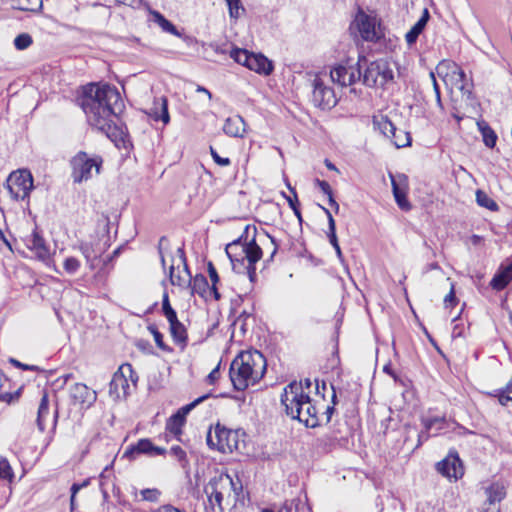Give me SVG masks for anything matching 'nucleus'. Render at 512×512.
<instances>
[{
  "mask_svg": "<svg viewBox=\"0 0 512 512\" xmlns=\"http://www.w3.org/2000/svg\"><path fill=\"white\" fill-rule=\"evenodd\" d=\"M103 164L99 155L90 156L84 151L78 152L70 160L71 177L74 183L88 181L93 175H98Z\"/></svg>",
  "mask_w": 512,
  "mask_h": 512,
  "instance_id": "6",
  "label": "nucleus"
},
{
  "mask_svg": "<svg viewBox=\"0 0 512 512\" xmlns=\"http://www.w3.org/2000/svg\"><path fill=\"white\" fill-rule=\"evenodd\" d=\"M79 249H80L81 253L83 254V256L85 257V259L87 260V262L92 260L94 255H93V249H92L91 245H89L88 243H81L79 246Z\"/></svg>",
  "mask_w": 512,
  "mask_h": 512,
  "instance_id": "54",
  "label": "nucleus"
},
{
  "mask_svg": "<svg viewBox=\"0 0 512 512\" xmlns=\"http://www.w3.org/2000/svg\"><path fill=\"white\" fill-rule=\"evenodd\" d=\"M231 19H238L245 13V8L241 4V0H226Z\"/></svg>",
  "mask_w": 512,
  "mask_h": 512,
  "instance_id": "40",
  "label": "nucleus"
},
{
  "mask_svg": "<svg viewBox=\"0 0 512 512\" xmlns=\"http://www.w3.org/2000/svg\"><path fill=\"white\" fill-rule=\"evenodd\" d=\"M164 315L167 318L169 324L178 321L177 314L174 309H171L170 311L166 312Z\"/></svg>",
  "mask_w": 512,
  "mask_h": 512,
  "instance_id": "63",
  "label": "nucleus"
},
{
  "mask_svg": "<svg viewBox=\"0 0 512 512\" xmlns=\"http://www.w3.org/2000/svg\"><path fill=\"white\" fill-rule=\"evenodd\" d=\"M223 432L224 427H222L220 423H217L214 428L210 427L206 435V443L210 449L217 450L219 452L224 451V445L222 442Z\"/></svg>",
  "mask_w": 512,
  "mask_h": 512,
  "instance_id": "24",
  "label": "nucleus"
},
{
  "mask_svg": "<svg viewBox=\"0 0 512 512\" xmlns=\"http://www.w3.org/2000/svg\"><path fill=\"white\" fill-rule=\"evenodd\" d=\"M362 61H367L364 56H360L355 64L346 62L332 67L330 70V78L332 82L341 87H348L352 86L357 81H361Z\"/></svg>",
  "mask_w": 512,
  "mask_h": 512,
  "instance_id": "11",
  "label": "nucleus"
},
{
  "mask_svg": "<svg viewBox=\"0 0 512 512\" xmlns=\"http://www.w3.org/2000/svg\"><path fill=\"white\" fill-rule=\"evenodd\" d=\"M152 512H185L183 510H180L173 505L166 504L158 507L157 509L153 510Z\"/></svg>",
  "mask_w": 512,
  "mask_h": 512,
  "instance_id": "61",
  "label": "nucleus"
},
{
  "mask_svg": "<svg viewBox=\"0 0 512 512\" xmlns=\"http://www.w3.org/2000/svg\"><path fill=\"white\" fill-rule=\"evenodd\" d=\"M165 452V448L155 446L149 439H140L136 445L128 448L124 455L132 456L133 454H146L149 456H154L163 455Z\"/></svg>",
  "mask_w": 512,
  "mask_h": 512,
  "instance_id": "20",
  "label": "nucleus"
},
{
  "mask_svg": "<svg viewBox=\"0 0 512 512\" xmlns=\"http://www.w3.org/2000/svg\"><path fill=\"white\" fill-rule=\"evenodd\" d=\"M208 273H209V277H210L212 285H214L216 287V284L219 282V276H218V273H217L215 267L213 266V264L211 262L208 263Z\"/></svg>",
  "mask_w": 512,
  "mask_h": 512,
  "instance_id": "57",
  "label": "nucleus"
},
{
  "mask_svg": "<svg viewBox=\"0 0 512 512\" xmlns=\"http://www.w3.org/2000/svg\"><path fill=\"white\" fill-rule=\"evenodd\" d=\"M316 183L318 187L321 189V191L328 196V198L330 197V195H333L332 188L327 181L317 179Z\"/></svg>",
  "mask_w": 512,
  "mask_h": 512,
  "instance_id": "56",
  "label": "nucleus"
},
{
  "mask_svg": "<svg viewBox=\"0 0 512 512\" xmlns=\"http://www.w3.org/2000/svg\"><path fill=\"white\" fill-rule=\"evenodd\" d=\"M27 247L34 251L36 256L41 260H46L50 256V250L45 240L36 231L27 239Z\"/></svg>",
  "mask_w": 512,
  "mask_h": 512,
  "instance_id": "22",
  "label": "nucleus"
},
{
  "mask_svg": "<svg viewBox=\"0 0 512 512\" xmlns=\"http://www.w3.org/2000/svg\"><path fill=\"white\" fill-rule=\"evenodd\" d=\"M487 500L490 504L500 502L506 496L505 487L499 482L492 483L486 488Z\"/></svg>",
  "mask_w": 512,
  "mask_h": 512,
  "instance_id": "29",
  "label": "nucleus"
},
{
  "mask_svg": "<svg viewBox=\"0 0 512 512\" xmlns=\"http://www.w3.org/2000/svg\"><path fill=\"white\" fill-rule=\"evenodd\" d=\"M246 132L244 119L239 115L226 118V135L232 137H243Z\"/></svg>",
  "mask_w": 512,
  "mask_h": 512,
  "instance_id": "25",
  "label": "nucleus"
},
{
  "mask_svg": "<svg viewBox=\"0 0 512 512\" xmlns=\"http://www.w3.org/2000/svg\"><path fill=\"white\" fill-rule=\"evenodd\" d=\"M351 27L356 28L361 38L367 42L376 43L385 36L380 20L361 9L356 13Z\"/></svg>",
  "mask_w": 512,
  "mask_h": 512,
  "instance_id": "8",
  "label": "nucleus"
},
{
  "mask_svg": "<svg viewBox=\"0 0 512 512\" xmlns=\"http://www.w3.org/2000/svg\"><path fill=\"white\" fill-rule=\"evenodd\" d=\"M233 221H245L246 223H248L245 219H230V220L226 221V233H228V238H229L228 242L232 241L234 238H236V235H240V233H241L237 228L230 230L229 226H230V223Z\"/></svg>",
  "mask_w": 512,
  "mask_h": 512,
  "instance_id": "53",
  "label": "nucleus"
},
{
  "mask_svg": "<svg viewBox=\"0 0 512 512\" xmlns=\"http://www.w3.org/2000/svg\"><path fill=\"white\" fill-rule=\"evenodd\" d=\"M266 371V359L257 350L241 351L229 367L230 381L237 391H244L259 381Z\"/></svg>",
  "mask_w": 512,
  "mask_h": 512,
  "instance_id": "4",
  "label": "nucleus"
},
{
  "mask_svg": "<svg viewBox=\"0 0 512 512\" xmlns=\"http://www.w3.org/2000/svg\"><path fill=\"white\" fill-rule=\"evenodd\" d=\"M457 298L455 296V284L451 282L450 291L444 298V304L446 307H454L457 304Z\"/></svg>",
  "mask_w": 512,
  "mask_h": 512,
  "instance_id": "51",
  "label": "nucleus"
},
{
  "mask_svg": "<svg viewBox=\"0 0 512 512\" xmlns=\"http://www.w3.org/2000/svg\"><path fill=\"white\" fill-rule=\"evenodd\" d=\"M229 228H237L241 232L226 243V256L231 262L232 270L237 274L247 275L253 282L256 278L255 264L262 257V249L255 241L257 229L255 225L245 221H233Z\"/></svg>",
  "mask_w": 512,
  "mask_h": 512,
  "instance_id": "2",
  "label": "nucleus"
},
{
  "mask_svg": "<svg viewBox=\"0 0 512 512\" xmlns=\"http://www.w3.org/2000/svg\"><path fill=\"white\" fill-rule=\"evenodd\" d=\"M80 266V261L75 257H67L63 262L64 270L70 275L75 274L79 270Z\"/></svg>",
  "mask_w": 512,
  "mask_h": 512,
  "instance_id": "44",
  "label": "nucleus"
},
{
  "mask_svg": "<svg viewBox=\"0 0 512 512\" xmlns=\"http://www.w3.org/2000/svg\"><path fill=\"white\" fill-rule=\"evenodd\" d=\"M160 101H161V103H160L161 114L160 115L155 114L154 117L156 120L161 119L164 124H167L170 120L169 113H168L167 99L162 97L160 99Z\"/></svg>",
  "mask_w": 512,
  "mask_h": 512,
  "instance_id": "47",
  "label": "nucleus"
},
{
  "mask_svg": "<svg viewBox=\"0 0 512 512\" xmlns=\"http://www.w3.org/2000/svg\"><path fill=\"white\" fill-rule=\"evenodd\" d=\"M481 133L483 137V142L488 148H494L497 142V135L494 130L488 125L481 126Z\"/></svg>",
  "mask_w": 512,
  "mask_h": 512,
  "instance_id": "39",
  "label": "nucleus"
},
{
  "mask_svg": "<svg viewBox=\"0 0 512 512\" xmlns=\"http://www.w3.org/2000/svg\"><path fill=\"white\" fill-rule=\"evenodd\" d=\"M155 19L158 25L163 29V31L171 33L176 36H180V33L177 31L176 27L163 15H161L160 13H156Z\"/></svg>",
  "mask_w": 512,
  "mask_h": 512,
  "instance_id": "41",
  "label": "nucleus"
},
{
  "mask_svg": "<svg viewBox=\"0 0 512 512\" xmlns=\"http://www.w3.org/2000/svg\"><path fill=\"white\" fill-rule=\"evenodd\" d=\"M7 380L5 379L3 373L0 371V400L9 402L12 398L10 393H2V387L4 385V382Z\"/></svg>",
  "mask_w": 512,
  "mask_h": 512,
  "instance_id": "58",
  "label": "nucleus"
},
{
  "mask_svg": "<svg viewBox=\"0 0 512 512\" xmlns=\"http://www.w3.org/2000/svg\"><path fill=\"white\" fill-rule=\"evenodd\" d=\"M249 317L250 315L245 311H242L237 317H235L234 311L230 312L229 320L232 319V323L229 325V330L231 331V342L241 343L243 341L247 331L246 321Z\"/></svg>",
  "mask_w": 512,
  "mask_h": 512,
  "instance_id": "17",
  "label": "nucleus"
},
{
  "mask_svg": "<svg viewBox=\"0 0 512 512\" xmlns=\"http://www.w3.org/2000/svg\"><path fill=\"white\" fill-rule=\"evenodd\" d=\"M446 420L444 417H432V418H423L422 424L424 429L418 434V444L417 447L421 446L424 442H426L432 435V430L434 425H439L437 427V431H441L445 427Z\"/></svg>",
  "mask_w": 512,
  "mask_h": 512,
  "instance_id": "21",
  "label": "nucleus"
},
{
  "mask_svg": "<svg viewBox=\"0 0 512 512\" xmlns=\"http://www.w3.org/2000/svg\"><path fill=\"white\" fill-rule=\"evenodd\" d=\"M149 330H150V332L152 333V335L154 337L156 345L160 349L165 350L166 347H165V344L163 342V335H162V333H160L155 326H149Z\"/></svg>",
  "mask_w": 512,
  "mask_h": 512,
  "instance_id": "52",
  "label": "nucleus"
},
{
  "mask_svg": "<svg viewBox=\"0 0 512 512\" xmlns=\"http://www.w3.org/2000/svg\"><path fill=\"white\" fill-rule=\"evenodd\" d=\"M210 395L209 394H206V395H203L199 398H197L196 400H194L193 402H191L190 404L182 407L180 410H178V412L175 414V415H181L182 416V419L185 420V417L186 415L193 409L195 408L199 403H201L202 401H204L205 399H207Z\"/></svg>",
  "mask_w": 512,
  "mask_h": 512,
  "instance_id": "45",
  "label": "nucleus"
},
{
  "mask_svg": "<svg viewBox=\"0 0 512 512\" xmlns=\"http://www.w3.org/2000/svg\"><path fill=\"white\" fill-rule=\"evenodd\" d=\"M287 416L298 420L306 427L315 428L320 425L318 410L312 403L309 394L303 392L301 382L292 381L283 390L280 398Z\"/></svg>",
  "mask_w": 512,
  "mask_h": 512,
  "instance_id": "3",
  "label": "nucleus"
},
{
  "mask_svg": "<svg viewBox=\"0 0 512 512\" xmlns=\"http://www.w3.org/2000/svg\"><path fill=\"white\" fill-rule=\"evenodd\" d=\"M79 104L88 123L109 137L115 127L114 120L123 108L117 88L108 84H88L83 88Z\"/></svg>",
  "mask_w": 512,
  "mask_h": 512,
  "instance_id": "1",
  "label": "nucleus"
},
{
  "mask_svg": "<svg viewBox=\"0 0 512 512\" xmlns=\"http://www.w3.org/2000/svg\"><path fill=\"white\" fill-rule=\"evenodd\" d=\"M6 188L13 200H29L30 193L34 188L31 172L27 169L13 171L6 180Z\"/></svg>",
  "mask_w": 512,
  "mask_h": 512,
  "instance_id": "9",
  "label": "nucleus"
},
{
  "mask_svg": "<svg viewBox=\"0 0 512 512\" xmlns=\"http://www.w3.org/2000/svg\"><path fill=\"white\" fill-rule=\"evenodd\" d=\"M210 152H211V155L214 159V161L219 164V165H224V158H222L215 150L212 146H210Z\"/></svg>",
  "mask_w": 512,
  "mask_h": 512,
  "instance_id": "64",
  "label": "nucleus"
},
{
  "mask_svg": "<svg viewBox=\"0 0 512 512\" xmlns=\"http://www.w3.org/2000/svg\"><path fill=\"white\" fill-rule=\"evenodd\" d=\"M498 400L501 405H507L512 401V382L508 383L505 388L498 390Z\"/></svg>",
  "mask_w": 512,
  "mask_h": 512,
  "instance_id": "43",
  "label": "nucleus"
},
{
  "mask_svg": "<svg viewBox=\"0 0 512 512\" xmlns=\"http://www.w3.org/2000/svg\"><path fill=\"white\" fill-rule=\"evenodd\" d=\"M435 469L451 482H456L464 475L463 462L455 449H451L444 459L437 462Z\"/></svg>",
  "mask_w": 512,
  "mask_h": 512,
  "instance_id": "12",
  "label": "nucleus"
},
{
  "mask_svg": "<svg viewBox=\"0 0 512 512\" xmlns=\"http://www.w3.org/2000/svg\"><path fill=\"white\" fill-rule=\"evenodd\" d=\"M15 8L22 11L38 12L41 10L43 0H14Z\"/></svg>",
  "mask_w": 512,
  "mask_h": 512,
  "instance_id": "36",
  "label": "nucleus"
},
{
  "mask_svg": "<svg viewBox=\"0 0 512 512\" xmlns=\"http://www.w3.org/2000/svg\"><path fill=\"white\" fill-rule=\"evenodd\" d=\"M244 436V431L226 429V446L230 452H241L245 448Z\"/></svg>",
  "mask_w": 512,
  "mask_h": 512,
  "instance_id": "26",
  "label": "nucleus"
},
{
  "mask_svg": "<svg viewBox=\"0 0 512 512\" xmlns=\"http://www.w3.org/2000/svg\"><path fill=\"white\" fill-rule=\"evenodd\" d=\"M185 420L182 419L181 415H172L166 425L167 430L175 437L179 439V436L182 433V426L184 425Z\"/></svg>",
  "mask_w": 512,
  "mask_h": 512,
  "instance_id": "35",
  "label": "nucleus"
},
{
  "mask_svg": "<svg viewBox=\"0 0 512 512\" xmlns=\"http://www.w3.org/2000/svg\"><path fill=\"white\" fill-rule=\"evenodd\" d=\"M191 289L193 293L199 294L206 300L214 299L220 300L221 294L214 285H209L206 277L202 274L196 275L191 282Z\"/></svg>",
  "mask_w": 512,
  "mask_h": 512,
  "instance_id": "16",
  "label": "nucleus"
},
{
  "mask_svg": "<svg viewBox=\"0 0 512 512\" xmlns=\"http://www.w3.org/2000/svg\"><path fill=\"white\" fill-rule=\"evenodd\" d=\"M226 479H229L236 503H240L242 506L245 505L247 494L244 493L242 482L238 477L233 479L227 473Z\"/></svg>",
  "mask_w": 512,
  "mask_h": 512,
  "instance_id": "31",
  "label": "nucleus"
},
{
  "mask_svg": "<svg viewBox=\"0 0 512 512\" xmlns=\"http://www.w3.org/2000/svg\"><path fill=\"white\" fill-rule=\"evenodd\" d=\"M394 198H395V201H396L397 205L402 210L408 211V210L411 209V204H410V202L407 199L406 191H403L402 193L397 194L396 196H394Z\"/></svg>",
  "mask_w": 512,
  "mask_h": 512,
  "instance_id": "50",
  "label": "nucleus"
},
{
  "mask_svg": "<svg viewBox=\"0 0 512 512\" xmlns=\"http://www.w3.org/2000/svg\"><path fill=\"white\" fill-rule=\"evenodd\" d=\"M247 68L260 75L269 76L274 71V64L262 53L252 52L249 65Z\"/></svg>",
  "mask_w": 512,
  "mask_h": 512,
  "instance_id": "19",
  "label": "nucleus"
},
{
  "mask_svg": "<svg viewBox=\"0 0 512 512\" xmlns=\"http://www.w3.org/2000/svg\"><path fill=\"white\" fill-rule=\"evenodd\" d=\"M438 76L446 84L456 87L465 98L468 105H473L475 97L473 94V81L468 78L464 70L454 61L442 60L436 67Z\"/></svg>",
  "mask_w": 512,
  "mask_h": 512,
  "instance_id": "5",
  "label": "nucleus"
},
{
  "mask_svg": "<svg viewBox=\"0 0 512 512\" xmlns=\"http://www.w3.org/2000/svg\"><path fill=\"white\" fill-rule=\"evenodd\" d=\"M50 409H49V400L46 392L43 393L41 401L39 403L38 411H37V419L36 423L38 429L43 432L45 430L46 420L49 418Z\"/></svg>",
  "mask_w": 512,
  "mask_h": 512,
  "instance_id": "28",
  "label": "nucleus"
},
{
  "mask_svg": "<svg viewBox=\"0 0 512 512\" xmlns=\"http://www.w3.org/2000/svg\"><path fill=\"white\" fill-rule=\"evenodd\" d=\"M169 325L173 339L178 343H184L187 339L186 329L184 325L179 321L171 323Z\"/></svg>",
  "mask_w": 512,
  "mask_h": 512,
  "instance_id": "38",
  "label": "nucleus"
},
{
  "mask_svg": "<svg viewBox=\"0 0 512 512\" xmlns=\"http://www.w3.org/2000/svg\"><path fill=\"white\" fill-rule=\"evenodd\" d=\"M170 453L180 462L186 461V452L180 446H173Z\"/></svg>",
  "mask_w": 512,
  "mask_h": 512,
  "instance_id": "55",
  "label": "nucleus"
},
{
  "mask_svg": "<svg viewBox=\"0 0 512 512\" xmlns=\"http://www.w3.org/2000/svg\"><path fill=\"white\" fill-rule=\"evenodd\" d=\"M327 237L329 239L330 244L334 247L336 254L340 260H342V251L338 243L336 230H329L327 232Z\"/></svg>",
  "mask_w": 512,
  "mask_h": 512,
  "instance_id": "49",
  "label": "nucleus"
},
{
  "mask_svg": "<svg viewBox=\"0 0 512 512\" xmlns=\"http://www.w3.org/2000/svg\"><path fill=\"white\" fill-rule=\"evenodd\" d=\"M70 395L75 403L90 407L97 399V394L83 383H76L70 389Z\"/></svg>",
  "mask_w": 512,
  "mask_h": 512,
  "instance_id": "18",
  "label": "nucleus"
},
{
  "mask_svg": "<svg viewBox=\"0 0 512 512\" xmlns=\"http://www.w3.org/2000/svg\"><path fill=\"white\" fill-rule=\"evenodd\" d=\"M429 18V11L428 9L425 8L419 20L412 26V28L405 35L406 42L409 45H412L417 41L418 36L423 32Z\"/></svg>",
  "mask_w": 512,
  "mask_h": 512,
  "instance_id": "27",
  "label": "nucleus"
},
{
  "mask_svg": "<svg viewBox=\"0 0 512 512\" xmlns=\"http://www.w3.org/2000/svg\"><path fill=\"white\" fill-rule=\"evenodd\" d=\"M141 495L143 500L150 501V502H156L158 501L161 493L158 489H143L141 490Z\"/></svg>",
  "mask_w": 512,
  "mask_h": 512,
  "instance_id": "48",
  "label": "nucleus"
},
{
  "mask_svg": "<svg viewBox=\"0 0 512 512\" xmlns=\"http://www.w3.org/2000/svg\"><path fill=\"white\" fill-rule=\"evenodd\" d=\"M512 281V263L500 268L493 276L490 286L497 291L503 290Z\"/></svg>",
  "mask_w": 512,
  "mask_h": 512,
  "instance_id": "23",
  "label": "nucleus"
},
{
  "mask_svg": "<svg viewBox=\"0 0 512 512\" xmlns=\"http://www.w3.org/2000/svg\"><path fill=\"white\" fill-rule=\"evenodd\" d=\"M220 363L209 373L207 376V381L209 384H213L215 380L219 379L220 377Z\"/></svg>",
  "mask_w": 512,
  "mask_h": 512,
  "instance_id": "60",
  "label": "nucleus"
},
{
  "mask_svg": "<svg viewBox=\"0 0 512 512\" xmlns=\"http://www.w3.org/2000/svg\"><path fill=\"white\" fill-rule=\"evenodd\" d=\"M14 478L13 470L5 458H0V479L12 481Z\"/></svg>",
  "mask_w": 512,
  "mask_h": 512,
  "instance_id": "42",
  "label": "nucleus"
},
{
  "mask_svg": "<svg viewBox=\"0 0 512 512\" xmlns=\"http://www.w3.org/2000/svg\"><path fill=\"white\" fill-rule=\"evenodd\" d=\"M312 88V102L316 107L325 110L337 104L338 100L333 88L326 85L318 75L312 80Z\"/></svg>",
  "mask_w": 512,
  "mask_h": 512,
  "instance_id": "13",
  "label": "nucleus"
},
{
  "mask_svg": "<svg viewBox=\"0 0 512 512\" xmlns=\"http://www.w3.org/2000/svg\"><path fill=\"white\" fill-rule=\"evenodd\" d=\"M476 202L479 206L489 209L490 211H498V204L484 191H476Z\"/></svg>",
  "mask_w": 512,
  "mask_h": 512,
  "instance_id": "34",
  "label": "nucleus"
},
{
  "mask_svg": "<svg viewBox=\"0 0 512 512\" xmlns=\"http://www.w3.org/2000/svg\"><path fill=\"white\" fill-rule=\"evenodd\" d=\"M388 138L397 148L406 147L411 144L410 134L406 131L398 130L397 128L396 133L390 135Z\"/></svg>",
  "mask_w": 512,
  "mask_h": 512,
  "instance_id": "37",
  "label": "nucleus"
},
{
  "mask_svg": "<svg viewBox=\"0 0 512 512\" xmlns=\"http://www.w3.org/2000/svg\"><path fill=\"white\" fill-rule=\"evenodd\" d=\"M171 309H173V308L170 305L168 294L164 293L163 300H162L163 314H165L166 312L170 311Z\"/></svg>",
  "mask_w": 512,
  "mask_h": 512,
  "instance_id": "62",
  "label": "nucleus"
},
{
  "mask_svg": "<svg viewBox=\"0 0 512 512\" xmlns=\"http://www.w3.org/2000/svg\"><path fill=\"white\" fill-rule=\"evenodd\" d=\"M393 79V70L385 59H377L368 63L361 76L362 83L370 88L384 87Z\"/></svg>",
  "mask_w": 512,
  "mask_h": 512,
  "instance_id": "7",
  "label": "nucleus"
},
{
  "mask_svg": "<svg viewBox=\"0 0 512 512\" xmlns=\"http://www.w3.org/2000/svg\"><path fill=\"white\" fill-rule=\"evenodd\" d=\"M373 124L387 138L396 133V126L387 116L380 115L378 117H374Z\"/></svg>",
  "mask_w": 512,
  "mask_h": 512,
  "instance_id": "30",
  "label": "nucleus"
},
{
  "mask_svg": "<svg viewBox=\"0 0 512 512\" xmlns=\"http://www.w3.org/2000/svg\"><path fill=\"white\" fill-rule=\"evenodd\" d=\"M389 177L391 180L392 192L394 196L402 193L403 191H406L408 178L405 174L394 175L389 173Z\"/></svg>",
  "mask_w": 512,
  "mask_h": 512,
  "instance_id": "32",
  "label": "nucleus"
},
{
  "mask_svg": "<svg viewBox=\"0 0 512 512\" xmlns=\"http://www.w3.org/2000/svg\"><path fill=\"white\" fill-rule=\"evenodd\" d=\"M320 207L323 210V212L325 213V215L327 216V219H328V231L329 230H336L335 220H334L330 210L325 208V207H323V206H320Z\"/></svg>",
  "mask_w": 512,
  "mask_h": 512,
  "instance_id": "59",
  "label": "nucleus"
},
{
  "mask_svg": "<svg viewBox=\"0 0 512 512\" xmlns=\"http://www.w3.org/2000/svg\"><path fill=\"white\" fill-rule=\"evenodd\" d=\"M32 44V38L29 34H20L14 39V45L18 50H24Z\"/></svg>",
  "mask_w": 512,
  "mask_h": 512,
  "instance_id": "46",
  "label": "nucleus"
},
{
  "mask_svg": "<svg viewBox=\"0 0 512 512\" xmlns=\"http://www.w3.org/2000/svg\"><path fill=\"white\" fill-rule=\"evenodd\" d=\"M130 381L134 386H136L138 376L136 375L130 364H122L114 373L110 381L109 395L114 400L125 398L129 394Z\"/></svg>",
  "mask_w": 512,
  "mask_h": 512,
  "instance_id": "10",
  "label": "nucleus"
},
{
  "mask_svg": "<svg viewBox=\"0 0 512 512\" xmlns=\"http://www.w3.org/2000/svg\"><path fill=\"white\" fill-rule=\"evenodd\" d=\"M223 472H218L213 478L209 480L204 488V492L208 499V505L212 510L218 508L220 512L223 511L222 507V490H223Z\"/></svg>",
  "mask_w": 512,
  "mask_h": 512,
  "instance_id": "15",
  "label": "nucleus"
},
{
  "mask_svg": "<svg viewBox=\"0 0 512 512\" xmlns=\"http://www.w3.org/2000/svg\"><path fill=\"white\" fill-rule=\"evenodd\" d=\"M252 52L242 48H232L230 51V57L235 63H238L244 67H248Z\"/></svg>",
  "mask_w": 512,
  "mask_h": 512,
  "instance_id": "33",
  "label": "nucleus"
},
{
  "mask_svg": "<svg viewBox=\"0 0 512 512\" xmlns=\"http://www.w3.org/2000/svg\"><path fill=\"white\" fill-rule=\"evenodd\" d=\"M178 265L175 267L174 264L170 266L169 275L170 282L172 285H177L181 288L190 287L192 282V276L188 270L184 252L182 249H178Z\"/></svg>",
  "mask_w": 512,
  "mask_h": 512,
  "instance_id": "14",
  "label": "nucleus"
}]
</instances>
